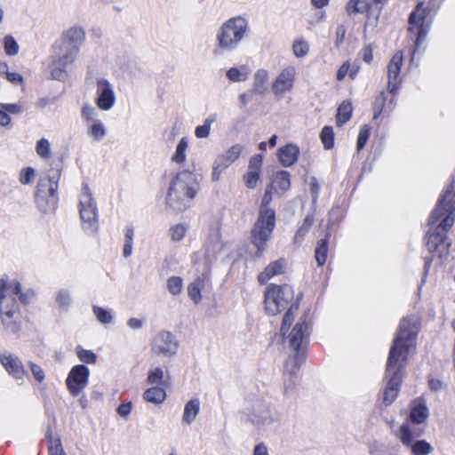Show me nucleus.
<instances>
[{"label": "nucleus", "instance_id": "obj_25", "mask_svg": "<svg viewBox=\"0 0 455 455\" xmlns=\"http://www.w3.org/2000/svg\"><path fill=\"white\" fill-rule=\"evenodd\" d=\"M291 180L288 172L282 171L275 174L270 187L275 190L284 193L290 188Z\"/></svg>", "mask_w": 455, "mask_h": 455}, {"label": "nucleus", "instance_id": "obj_19", "mask_svg": "<svg viewBox=\"0 0 455 455\" xmlns=\"http://www.w3.org/2000/svg\"><path fill=\"white\" fill-rule=\"evenodd\" d=\"M286 267L287 261L283 258L272 261L259 274L258 282L264 284L274 276L284 274Z\"/></svg>", "mask_w": 455, "mask_h": 455}, {"label": "nucleus", "instance_id": "obj_36", "mask_svg": "<svg viewBox=\"0 0 455 455\" xmlns=\"http://www.w3.org/2000/svg\"><path fill=\"white\" fill-rule=\"evenodd\" d=\"M321 140L326 149H331L334 144V133L332 127L324 126L320 134Z\"/></svg>", "mask_w": 455, "mask_h": 455}, {"label": "nucleus", "instance_id": "obj_56", "mask_svg": "<svg viewBox=\"0 0 455 455\" xmlns=\"http://www.w3.org/2000/svg\"><path fill=\"white\" fill-rule=\"evenodd\" d=\"M117 413L122 416V417H126L130 414L131 411H132V403H121L118 407H117Z\"/></svg>", "mask_w": 455, "mask_h": 455}, {"label": "nucleus", "instance_id": "obj_35", "mask_svg": "<svg viewBox=\"0 0 455 455\" xmlns=\"http://www.w3.org/2000/svg\"><path fill=\"white\" fill-rule=\"evenodd\" d=\"M76 355L78 359L84 363L94 364L97 362V355L92 350H87L80 346L76 347Z\"/></svg>", "mask_w": 455, "mask_h": 455}, {"label": "nucleus", "instance_id": "obj_60", "mask_svg": "<svg viewBox=\"0 0 455 455\" xmlns=\"http://www.w3.org/2000/svg\"><path fill=\"white\" fill-rule=\"evenodd\" d=\"M253 455H268L267 448L260 443L254 447Z\"/></svg>", "mask_w": 455, "mask_h": 455}, {"label": "nucleus", "instance_id": "obj_33", "mask_svg": "<svg viewBox=\"0 0 455 455\" xmlns=\"http://www.w3.org/2000/svg\"><path fill=\"white\" fill-rule=\"evenodd\" d=\"M328 251V237L321 239L315 249V258L318 266H323L326 261Z\"/></svg>", "mask_w": 455, "mask_h": 455}, {"label": "nucleus", "instance_id": "obj_14", "mask_svg": "<svg viewBox=\"0 0 455 455\" xmlns=\"http://www.w3.org/2000/svg\"><path fill=\"white\" fill-rule=\"evenodd\" d=\"M151 349L156 355H172L178 349V341L171 332L161 331L154 338Z\"/></svg>", "mask_w": 455, "mask_h": 455}, {"label": "nucleus", "instance_id": "obj_6", "mask_svg": "<svg viewBox=\"0 0 455 455\" xmlns=\"http://www.w3.org/2000/svg\"><path fill=\"white\" fill-rule=\"evenodd\" d=\"M248 30V22L245 19L237 16L224 22L217 35L218 50L231 52L235 50L245 36Z\"/></svg>", "mask_w": 455, "mask_h": 455}, {"label": "nucleus", "instance_id": "obj_40", "mask_svg": "<svg viewBox=\"0 0 455 455\" xmlns=\"http://www.w3.org/2000/svg\"><path fill=\"white\" fill-rule=\"evenodd\" d=\"M4 51L8 55H16L19 45L12 36H6L4 38Z\"/></svg>", "mask_w": 455, "mask_h": 455}, {"label": "nucleus", "instance_id": "obj_22", "mask_svg": "<svg viewBox=\"0 0 455 455\" xmlns=\"http://www.w3.org/2000/svg\"><path fill=\"white\" fill-rule=\"evenodd\" d=\"M73 61H68L65 59V54L62 57L55 60L51 65V76L52 79L64 81L68 77L66 67Z\"/></svg>", "mask_w": 455, "mask_h": 455}, {"label": "nucleus", "instance_id": "obj_53", "mask_svg": "<svg viewBox=\"0 0 455 455\" xmlns=\"http://www.w3.org/2000/svg\"><path fill=\"white\" fill-rule=\"evenodd\" d=\"M56 300L62 309L69 304L70 297L69 294L65 291H60L57 293Z\"/></svg>", "mask_w": 455, "mask_h": 455}, {"label": "nucleus", "instance_id": "obj_34", "mask_svg": "<svg viewBox=\"0 0 455 455\" xmlns=\"http://www.w3.org/2000/svg\"><path fill=\"white\" fill-rule=\"evenodd\" d=\"M216 120V115L208 116L203 125L196 128L195 135L199 139L207 138L210 134L211 124Z\"/></svg>", "mask_w": 455, "mask_h": 455}, {"label": "nucleus", "instance_id": "obj_37", "mask_svg": "<svg viewBox=\"0 0 455 455\" xmlns=\"http://www.w3.org/2000/svg\"><path fill=\"white\" fill-rule=\"evenodd\" d=\"M293 54L298 58L305 57L309 52V44L303 39L296 40L292 45Z\"/></svg>", "mask_w": 455, "mask_h": 455}, {"label": "nucleus", "instance_id": "obj_46", "mask_svg": "<svg viewBox=\"0 0 455 455\" xmlns=\"http://www.w3.org/2000/svg\"><path fill=\"white\" fill-rule=\"evenodd\" d=\"M187 232V228L183 225H176L170 229L171 238L172 241L181 240Z\"/></svg>", "mask_w": 455, "mask_h": 455}, {"label": "nucleus", "instance_id": "obj_8", "mask_svg": "<svg viewBox=\"0 0 455 455\" xmlns=\"http://www.w3.org/2000/svg\"><path fill=\"white\" fill-rule=\"evenodd\" d=\"M425 430L422 427H412L408 422H403L398 430L397 437L401 443L411 448V455H428L433 451L432 445L426 440H417L423 435Z\"/></svg>", "mask_w": 455, "mask_h": 455}, {"label": "nucleus", "instance_id": "obj_39", "mask_svg": "<svg viewBox=\"0 0 455 455\" xmlns=\"http://www.w3.org/2000/svg\"><path fill=\"white\" fill-rule=\"evenodd\" d=\"M188 148V140L186 138H182L176 148V152L172 156V161L176 163H181L185 160V151Z\"/></svg>", "mask_w": 455, "mask_h": 455}, {"label": "nucleus", "instance_id": "obj_41", "mask_svg": "<svg viewBox=\"0 0 455 455\" xmlns=\"http://www.w3.org/2000/svg\"><path fill=\"white\" fill-rule=\"evenodd\" d=\"M164 379V371L160 367H156L148 372L147 382L150 385L161 384Z\"/></svg>", "mask_w": 455, "mask_h": 455}, {"label": "nucleus", "instance_id": "obj_49", "mask_svg": "<svg viewBox=\"0 0 455 455\" xmlns=\"http://www.w3.org/2000/svg\"><path fill=\"white\" fill-rule=\"evenodd\" d=\"M246 187L249 188H253L259 179V173L255 172L254 171H248V172L243 177Z\"/></svg>", "mask_w": 455, "mask_h": 455}, {"label": "nucleus", "instance_id": "obj_11", "mask_svg": "<svg viewBox=\"0 0 455 455\" xmlns=\"http://www.w3.org/2000/svg\"><path fill=\"white\" fill-rule=\"evenodd\" d=\"M90 371L84 364L72 367L66 379V386L72 396H77L89 383Z\"/></svg>", "mask_w": 455, "mask_h": 455}, {"label": "nucleus", "instance_id": "obj_58", "mask_svg": "<svg viewBox=\"0 0 455 455\" xmlns=\"http://www.w3.org/2000/svg\"><path fill=\"white\" fill-rule=\"evenodd\" d=\"M346 35V28L342 25L339 26L336 30V45L339 46L344 40Z\"/></svg>", "mask_w": 455, "mask_h": 455}, {"label": "nucleus", "instance_id": "obj_61", "mask_svg": "<svg viewBox=\"0 0 455 455\" xmlns=\"http://www.w3.org/2000/svg\"><path fill=\"white\" fill-rule=\"evenodd\" d=\"M363 59L365 62L367 63H371L372 59H373V55H372V49L371 48V46H366L363 48Z\"/></svg>", "mask_w": 455, "mask_h": 455}, {"label": "nucleus", "instance_id": "obj_62", "mask_svg": "<svg viewBox=\"0 0 455 455\" xmlns=\"http://www.w3.org/2000/svg\"><path fill=\"white\" fill-rule=\"evenodd\" d=\"M348 68H349V64L348 62H345L338 70L337 72V79L338 80H342L346 75L347 74V71H348Z\"/></svg>", "mask_w": 455, "mask_h": 455}, {"label": "nucleus", "instance_id": "obj_32", "mask_svg": "<svg viewBox=\"0 0 455 455\" xmlns=\"http://www.w3.org/2000/svg\"><path fill=\"white\" fill-rule=\"evenodd\" d=\"M249 73L250 70L244 66L239 68H231L228 70L227 76L233 82H242L248 78Z\"/></svg>", "mask_w": 455, "mask_h": 455}, {"label": "nucleus", "instance_id": "obj_59", "mask_svg": "<svg viewBox=\"0 0 455 455\" xmlns=\"http://www.w3.org/2000/svg\"><path fill=\"white\" fill-rule=\"evenodd\" d=\"M6 78L12 84L23 83V77L19 73L6 72Z\"/></svg>", "mask_w": 455, "mask_h": 455}, {"label": "nucleus", "instance_id": "obj_18", "mask_svg": "<svg viewBox=\"0 0 455 455\" xmlns=\"http://www.w3.org/2000/svg\"><path fill=\"white\" fill-rule=\"evenodd\" d=\"M429 415L425 400L421 397L415 399L410 406V414L406 422L410 425H420L426 422Z\"/></svg>", "mask_w": 455, "mask_h": 455}, {"label": "nucleus", "instance_id": "obj_57", "mask_svg": "<svg viewBox=\"0 0 455 455\" xmlns=\"http://www.w3.org/2000/svg\"><path fill=\"white\" fill-rule=\"evenodd\" d=\"M220 224L217 223L216 227L213 229H212L209 235V238L212 241V243H218L220 240Z\"/></svg>", "mask_w": 455, "mask_h": 455}, {"label": "nucleus", "instance_id": "obj_12", "mask_svg": "<svg viewBox=\"0 0 455 455\" xmlns=\"http://www.w3.org/2000/svg\"><path fill=\"white\" fill-rule=\"evenodd\" d=\"M84 39V31L78 27L70 28L64 34L60 48L65 50V59L74 61L79 50V44Z\"/></svg>", "mask_w": 455, "mask_h": 455}, {"label": "nucleus", "instance_id": "obj_27", "mask_svg": "<svg viewBox=\"0 0 455 455\" xmlns=\"http://www.w3.org/2000/svg\"><path fill=\"white\" fill-rule=\"evenodd\" d=\"M268 79V73L265 69H259L254 74L252 91L257 94H264L267 91L266 84Z\"/></svg>", "mask_w": 455, "mask_h": 455}, {"label": "nucleus", "instance_id": "obj_10", "mask_svg": "<svg viewBox=\"0 0 455 455\" xmlns=\"http://www.w3.org/2000/svg\"><path fill=\"white\" fill-rule=\"evenodd\" d=\"M80 217L85 230H97L96 205L87 187H84L80 196Z\"/></svg>", "mask_w": 455, "mask_h": 455}, {"label": "nucleus", "instance_id": "obj_43", "mask_svg": "<svg viewBox=\"0 0 455 455\" xmlns=\"http://www.w3.org/2000/svg\"><path fill=\"white\" fill-rule=\"evenodd\" d=\"M7 287H9L7 279L4 277H2L0 279V312L1 313H12V309L3 306Z\"/></svg>", "mask_w": 455, "mask_h": 455}, {"label": "nucleus", "instance_id": "obj_5", "mask_svg": "<svg viewBox=\"0 0 455 455\" xmlns=\"http://www.w3.org/2000/svg\"><path fill=\"white\" fill-rule=\"evenodd\" d=\"M299 296L288 284H270L265 291V307L269 313H291L298 310Z\"/></svg>", "mask_w": 455, "mask_h": 455}, {"label": "nucleus", "instance_id": "obj_1", "mask_svg": "<svg viewBox=\"0 0 455 455\" xmlns=\"http://www.w3.org/2000/svg\"><path fill=\"white\" fill-rule=\"evenodd\" d=\"M419 329L420 322L414 315H406L400 322L387 360V384L383 392L386 405L391 404L398 395L410 353L417 345Z\"/></svg>", "mask_w": 455, "mask_h": 455}, {"label": "nucleus", "instance_id": "obj_42", "mask_svg": "<svg viewBox=\"0 0 455 455\" xmlns=\"http://www.w3.org/2000/svg\"><path fill=\"white\" fill-rule=\"evenodd\" d=\"M313 222V220L311 217L307 216L304 220L303 224L299 228L298 231L296 232L294 235V241L296 243H299L305 234L308 231L309 228L311 227Z\"/></svg>", "mask_w": 455, "mask_h": 455}, {"label": "nucleus", "instance_id": "obj_20", "mask_svg": "<svg viewBox=\"0 0 455 455\" xmlns=\"http://www.w3.org/2000/svg\"><path fill=\"white\" fill-rule=\"evenodd\" d=\"M0 362L8 373L12 375L14 378L21 379L26 375V371L22 363L18 357H14L12 355H4L0 357Z\"/></svg>", "mask_w": 455, "mask_h": 455}, {"label": "nucleus", "instance_id": "obj_7", "mask_svg": "<svg viewBox=\"0 0 455 455\" xmlns=\"http://www.w3.org/2000/svg\"><path fill=\"white\" fill-rule=\"evenodd\" d=\"M275 226V211L259 212L258 220L251 230V242L257 247V257H260L265 251L266 243L269 240Z\"/></svg>", "mask_w": 455, "mask_h": 455}, {"label": "nucleus", "instance_id": "obj_51", "mask_svg": "<svg viewBox=\"0 0 455 455\" xmlns=\"http://www.w3.org/2000/svg\"><path fill=\"white\" fill-rule=\"evenodd\" d=\"M29 368L31 370V372H32L34 378L38 382H42L44 379V377H45L44 371L39 365L30 362Z\"/></svg>", "mask_w": 455, "mask_h": 455}, {"label": "nucleus", "instance_id": "obj_26", "mask_svg": "<svg viewBox=\"0 0 455 455\" xmlns=\"http://www.w3.org/2000/svg\"><path fill=\"white\" fill-rule=\"evenodd\" d=\"M143 398L148 403L155 404L162 403L166 398V392L164 388L159 387H153L148 388L144 394Z\"/></svg>", "mask_w": 455, "mask_h": 455}, {"label": "nucleus", "instance_id": "obj_45", "mask_svg": "<svg viewBox=\"0 0 455 455\" xmlns=\"http://www.w3.org/2000/svg\"><path fill=\"white\" fill-rule=\"evenodd\" d=\"M36 153L44 158H47L50 156V143L45 139H41L36 145Z\"/></svg>", "mask_w": 455, "mask_h": 455}, {"label": "nucleus", "instance_id": "obj_54", "mask_svg": "<svg viewBox=\"0 0 455 455\" xmlns=\"http://www.w3.org/2000/svg\"><path fill=\"white\" fill-rule=\"evenodd\" d=\"M428 387L431 391L437 392L443 388L444 385L442 380L431 378L428 380Z\"/></svg>", "mask_w": 455, "mask_h": 455}, {"label": "nucleus", "instance_id": "obj_21", "mask_svg": "<svg viewBox=\"0 0 455 455\" xmlns=\"http://www.w3.org/2000/svg\"><path fill=\"white\" fill-rule=\"evenodd\" d=\"M299 154V147L290 143L278 149V159L283 166L289 167L296 163Z\"/></svg>", "mask_w": 455, "mask_h": 455}, {"label": "nucleus", "instance_id": "obj_38", "mask_svg": "<svg viewBox=\"0 0 455 455\" xmlns=\"http://www.w3.org/2000/svg\"><path fill=\"white\" fill-rule=\"evenodd\" d=\"M183 288V281L180 276H171L167 280V289L172 295L180 294Z\"/></svg>", "mask_w": 455, "mask_h": 455}, {"label": "nucleus", "instance_id": "obj_15", "mask_svg": "<svg viewBox=\"0 0 455 455\" xmlns=\"http://www.w3.org/2000/svg\"><path fill=\"white\" fill-rule=\"evenodd\" d=\"M296 71L292 67L284 68L275 78L272 90L275 95L282 98L285 92H290L293 87Z\"/></svg>", "mask_w": 455, "mask_h": 455}, {"label": "nucleus", "instance_id": "obj_17", "mask_svg": "<svg viewBox=\"0 0 455 455\" xmlns=\"http://www.w3.org/2000/svg\"><path fill=\"white\" fill-rule=\"evenodd\" d=\"M97 93L96 102L99 108L102 110L110 109L115 103L116 98L112 87L107 80L101 79L98 81Z\"/></svg>", "mask_w": 455, "mask_h": 455}, {"label": "nucleus", "instance_id": "obj_50", "mask_svg": "<svg viewBox=\"0 0 455 455\" xmlns=\"http://www.w3.org/2000/svg\"><path fill=\"white\" fill-rule=\"evenodd\" d=\"M262 159H263L262 155L258 154V155L253 156L250 159V162H249V171H251V172L254 171L255 172L259 173L261 164H262Z\"/></svg>", "mask_w": 455, "mask_h": 455}, {"label": "nucleus", "instance_id": "obj_9", "mask_svg": "<svg viewBox=\"0 0 455 455\" xmlns=\"http://www.w3.org/2000/svg\"><path fill=\"white\" fill-rule=\"evenodd\" d=\"M54 177L40 179L36 192V200L39 209L43 212H52L57 205L56 189L57 181Z\"/></svg>", "mask_w": 455, "mask_h": 455}, {"label": "nucleus", "instance_id": "obj_2", "mask_svg": "<svg viewBox=\"0 0 455 455\" xmlns=\"http://www.w3.org/2000/svg\"><path fill=\"white\" fill-rule=\"evenodd\" d=\"M455 222V190L450 186L445 193L439 198L428 220L430 226H435L434 232L427 239V246L432 252L438 251L440 257L446 255L451 245V241L444 233L448 232Z\"/></svg>", "mask_w": 455, "mask_h": 455}, {"label": "nucleus", "instance_id": "obj_4", "mask_svg": "<svg viewBox=\"0 0 455 455\" xmlns=\"http://www.w3.org/2000/svg\"><path fill=\"white\" fill-rule=\"evenodd\" d=\"M199 189V182L196 175L188 171L176 175L169 188L167 204L174 211L187 209Z\"/></svg>", "mask_w": 455, "mask_h": 455}, {"label": "nucleus", "instance_id": "obj_31", "mask_svg": "<svg viewBox=\"0 0 455 455\" xmlns=\"http://www.w3.org/2000/svg\"><path fill=\"white\" fill-rule=\"evenodd\" d=\"M351 113H352V106L349 102H342L339 108H338V113H337V125L338 126H341L343 125L345 123H347L350 116H351Z\"/></svg>", "mask_w": 455, "mask_h": 455}, {"label": "nucleus", "instance_id": "obj_47", "mask_svg": "<svg viewBox=\"0 0 455 455\" xmlns=\"http://www.w3.org/2000/svg\"><path fill=\"white\" fill-rule=\"evenodd\" d=\"M272 190L274 189L270 186L267 188L262 198L259 212H263L264 211H274L269 207V204L272 200Z\"/></svg>", "mask_w": 455, "mask_h": 455}, {"label": "nucleus", "instance_id": "obj_3", "mask_svg": "<svg viewBox=\"0 0 455 455\" xmlns=\"http://www.w3.org/2000/svg\"><path fill=\"white\" fill-rule=\"evenodd\" d=\"M293 322V315H283L280 333L289 344L292 355L286 361L285 366L291 375H295L306 362L312 332V323L305 318L298 321L290 330Z\"/></svg>", "mask_w": 455, "mask_h": 455}, {"label": "nucleus", "instance_id": "obj_52", "mask_svg": "<svg viewBox=\"0 0 455 455\" xmlns=\"http://www.w3.org/2000/svg\"><path fill=\"white\" fill-rule=\"evenodd\" d=\"M34 176H35V170L31 167H28L20 173V181L22 184H28V183H30V181L34 178Z\"/></svg>", "mask_w": 455, "mask_h": 455}, {"label": "nucleus", "instance_id": "obj_23", "mask_svg": "<svg viewBox=\"0 0 455 455\" xmlns=\"http://www.w3.org/2000/svg\"><path fill=\"white\" fill-rule=\"evenodd\" d=\"M205 280L206 275H202L188 285V296L195 303H198L202 299L201 291L205 285Z\"/></svg>", "mask_w": 455, "mask_h": 455}, {"label": "nucleus", "instance_id": "obj_44", "mask_svg": "<svg viewBox=\"0 0 455 455\" xmlns=\"http://www.w3.org/2000/svg\"><path fill=\"white\" fill-rule=\"evenodd\" d=\"M89 133L94 140H100L105 136L106 132L103 124L99 121H95L92 124Z\"/></svg>", "mask_w": 455, "mask_h": 455}, {"label": "nucleus", "instance_id": "obj_29", "mask_svg": "<svg viewBox=\"0 0 455 455\" xmlns=\"http://www.w3.org/2000/svg\"><path fill=\"white\" fill-rule=\"evenodd\" d=\"M49 455H66L60 438L52 436L51 431L46 435Z\"/></svg>", "mask_w": 455, "mask_h": 455}, {"label": "nucleus", "instance_id": "obj_24", "mask_svg": "<svg viewBox=\"0 0 455 455\" xmlns=\"http://www.w3.org/2000/svg\"><path fill=\"white\" fill-rule=\"evenodd\" d=\"M199 410H200L199 400L197 398L189 400L185 404L182 420L186 424L190 425L195 420L197 414L199 413Z\"/></svg>", "mask_w": 455, "mask_h": 455}, {"label": "nucleus", "instance_id": "obj_64", "mask_svg": "<svg viewBox=\"0 0 455 455\" xmlns=\"http://www.w3.org/2000/svg\"><path fill=\"white\" fill-rule=\"evenodd\" d=\"M310 189H311L313 200L315 201L316 199V197L318 196V193L320 190V187L315 178H312Z\"/></svg>", "mask_w": 455, "mask_h": 455}, {"label": "nucleus", "instance_id": "obj_48", "mask_svg": "<svg viewBox=\"0 0 455 455\" xmlns=\"http://www.w3.org/2000/svg\"><path fill=\"white\" fill-rule=\"evenodd\" d=\"M370 135V129L367 125H363L359 132L358 138H357V149H362Z\"/></svg>", "mask_w": 455, "mask_h": 455}, {"label": "nucleus", "instance_id": "obj_63", "mask_svg": "<svg viewBox=\"0 0 455 455\" xmlns=\"http://www.w3.org/2000/svg\"><path fill=\"white\" fill-rule=\"evenodd\" d=\"M94 114V108L89 105H84L82 108V115L86 119H91Z\"/></svg>", "mask_w": 455, "mask_h": 455}, {"label": "nucleus", "instance_id": "obj_13", "mask_svg": "<svg viewBox=\"0 0 455 455\" xmlns=\"http://www.w3.org/2000/svg\"><path fill=\"white\" fill-rule=\"evenodd\" d=\"M243 146L235 144L223 154L218 156L212 164V180L218 181L221 172L230 166L241 155Z\"/></svg>", "mask_w": 455, "mask_h": 455}, {"label": "nucleus", "instance_id": "obj_30", "mask_svg": "<svg viewBox=\"0 0 455 455\" xmlns=\"http://www.w3.org/2000/svg\"><path fill=\"white\" fill-rule=\"evenodd\" d=\"M369 9L367 0H349L346 6L348 15L364 13Z\"/></svg>", "mask_w": 455, "mask_h": 455}, {"label": "nucleus", "instance_id": "obj_55", "mask_svg": "<svg viewBox=\"0 0 455 455\" xmlns=\"http://www.w3.org/2000/svg\"><path fill=\"white\" fill-rule=\"evenodd\" d=\"M0 107L5 111L12 114H19L21 112V107L17 104H1Z\"/></svg>", "mask_w": 455, "mask_h": 455}, {"label": "nucleus", "instance_id": "obj_28", "mask_svg": "<svg viewBox=\"0 0 455 455\" xmlns=\"http://www.w3.org/2000/svg\"><path fill=\"white\" fill-rule=\"evenodd\" d=\"M9 288L12 289L13 292L19 295L21 303L28 304L35 298V292L31 289L27 290L25 292L21 291V285L17 280H13L8 283Z\"/></svg>", "mask_w": 455, "mask_h": 455}, {"label": "nucleus", "instance_id": "obj_16", "mask_svg": "<svg viewBox=\"0 0 455 455\" xmlns=\"http://www.w3.org/2000/svg\"><path fill=\"white\" fill-rule=\"evenodd\" d=\"M403 54L400 52H395L391 58L387 66V88L393 94L398 89L401 83L399 74L403 64Z\"/></svg>", "mask_w": 455, "mask_h": 455}]
</instances>
